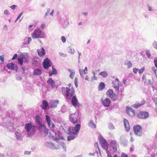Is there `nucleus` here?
Here are the masks:
<instances>
[{
    "label": "nucleus",
    "instance_id": "f257e3e1",
    "mask_svg": "<svg viewBox=\"0 0 157 157\" xmlns=\"http://www.w3.org/2000/svg\"><path fill=\"white\" fill-rule=\"evenodd\" d=\"M62 92L63 93L67 101L68 102L71 99L72 105L75 106L79 107L81 106L78 102L75 95H74L75 91L73 87L71 89L68 87H62Z\"/></svg>",
    "mask_w": 157,
    "mask_h": 157
},
{
    "label": "nucleus",
    "instance_id": "f03ea898",
    "mask_svg": "<svg viewBox=\"0 0 157 157\" xmlns=\"http://www.w3.org/2000/svg\"><path fill=\"white\" fill-rule=\"evenodd\" d=\"M25 128L27 132L28 137L33 136L36 132V126L31 122L26 123Z\"/></svg>",
    "mask_w": 157,
    "mask_h": 157
},
{
    "label": "nucleus",
    "instance_id": "7ed1b4c3",
    "mask_svg": "<svg viewBox=\"0 0 157 157\" xmlns=\"http://www.w3.org/2000/svg\"><path fill=\"white\" fill-rule=\"evenodd\" d=\"M133 130L136 135L138 136H141L142 135V128L139 125H136L134 126Z\"/></svg>",
    "mask_w": 157,
    "mask_h": 157
},
{
    "label": "nucleus",
    "instance_id": "20e7f679",
    "mask_svg": "<svg viewBox=\"0 0 157 157\" xmlns=\"http://www.w3.org/2000/svg\"><path fill=\"white\" fill-rule=\"evenodd\" d=\"M33 38H42L43 36L42 31L39 29L35 30L31 35Z\"/></svg>",
    "mask_w": 157,
    "mask_h": 157
},
{
    "label": "nucleus",
    "instance_id": "39448f33",
    "mask_svg": "<svg viewBox=\"0 0 157 157\" xmlns=\"http://www.w3.org/2000/svg\"><path fill=\"white\" fill-rule=\"evenodd\" d=\"M78 114L75 113L74 114H71L69 116L70 121L74 124H75L78 122Z\"/></svg>",
    "mask_w": 157,
    "mask_h": 157
},
{
    "label": "nucleus",
    "instance_id": "423d86ee",
    "mask_svg": "<svg viewBox=\"0 0 157 157\" xmlns=\"http://www.w3.org/2000/svg\"><path fill=\"white\" fill-rule=\"evenodd\" d=\"M52 64L51 60L48 58H45L43 62V65L45 69H47L50 67L52 66Z\"/></svg>",
    "mask_w": 157,
    "mask_h": 157
},
{
    "label": "nucleus",
    "instance_id": "0eeeda50",
    "mask_svg": "<svg viewBox=\"0 0 157 157\" xmlns=\"http://www.w3.org/2000/svg\"><path fill=\"white\" fill-rule=\"evenodd\" d=\"M138 117L141 119H146L149 117V113L145 111H140L138 114Z\"/></svg>",
    "mask_w": 157,
    "mask_h": 157
},
{
    "label": "nucleus",
    "instance_id": "6e6552de",
    "mask_svg": "<svg viewBox=\"0 0 157 157\" xmlns=\"http://www.w3.org/2000/svg\"><path fill=\"white\" fill-rule=\"evenodd\" d=\"M3 125L6 128L8 129L10 131L13 130L14 124L11 121H8V122L6 123H4L3 124Z\"/></svg>",
    "mask_w": 157,
    "mask_h": 157
},
{
    "label": "nucleus",
    "instance_id": "1a4fd4ad",
    "mask_svg": "<svg viewBox=\"0 0 157 157\" xmlns=\"http://www.w3.org/2000/svg\"><path fill=\"white\" fill-rule=\"evenodd\" d=\"M101 101L102 105L105 107H108L110 106L111 103V100L108 98H106L103 100V98H101Z\"/></svg>",
    "mask_w": 157,
    "mask_h": 157
},
{
    "label": "nucleus",
    "instance_id": "9d476101",
    "mask_svg": "<svg viewBox=\"0 0 157 157\" xmlns=\"http://www.w3.org/2000/svg\"><path fill=\"white\" fill-rule=\"evenodd\" d=\"M59 103L58 100H52L50 101L49 108L52 109L56 108Z\"/></svg>",
    "mask_w": 157,
    "mask_h": 157
},
{
    "label": "nucleus",
    "instance_id": "9b49d317",
    "mask_svg": "<svg viewBox=\"0 0 157 157\" xmlns=\"http://www.w3.org/2000/svg\"><path fill=\"white\" fill-rule=\"evenodd\" d=\"M45 146L48 148H50L51 149H58V147H57L55 146L52 142H46L44 144Z\"/></svg>",
    "mask_w": 157,
    "mask_h": 157
},
{
    "label": "nucleus",
    "instance_id": "f8f14e48",
    "mask_svg": "<svg viewBox=\"0 0 157 157\" xmlns=\"http://www.w3.org/2000/svg\"><path fill=\"white\" fill-rule=\"evenodd\" d=\"M17 59L18 63L21 65H22L23 62H27L26 57L22 55H20Z\"/></svg>",
    "mask_w": 157,
    "mask_h": 157
},
{
    "label": "nucleus",
    "instance_id": "ddd939ff",
    "mask_svg": "<svg viewBox=\"0 0 157 157\" xmlns=\"http://www.w3.org/2000/svg\"><path fill=\"white\" fill-rule=\"evenodd\" d=\"M126 111L127 114L130 116L133 117L135 115L134 110L130 107H126Z\"/></svg>",
    "mask_w": 157,
    "mask_h": 157
},
{
    "label": "nucleus",
    "instance_id": "4468645a",
    "mask_svg": "<svg viewBox=\"0 0 157 157\" xmlns=\"http://www.w3.org/2000/svg\"><path fill=\"white\" fill-rule=\"evenodd\" d=\"M38 55L40 57H42L45 54V50L42 47H41L37 50Z\"/></svg>",
    "mask_w": 157,
    "mask_h": 157
},
{
    "label": "nucleus",
    "instance_id": "2eb2a0df",
    "mask_svg": "<svg viewBox=\"0 0 157 157\" xmlns=\"http://www.w3.org/2000/svg\"><path fill=\"white\" fill-rule=\"evenodd\" d=\"M124 123L125 128L127 132H128L130 129L129 124L128 121L124 118Z\"/></svg>",
    "mask_w": 157,
    "mask_h": 157
},
{
    "label": "nucleus",
    "instance_id": "dca6fc26",
    "mask_svg": "<svg viewBox=\"0 0 157 157\" xmlns=\"http://www.w3.org/2000/svg\"><path fill=\"white\" fill-rule=\"evenodd\" d=\"M81 128V124H77L75 125L74 128V129L75 132L73 133L74 135H78Z\"/></svg>",
    "mask_w": 157,
    "mask_h": 157
},
{
    "label": "nucleus",
    "instance_id": "f3484780",
    "mask_svg": "<svg viewBox=\"0 0 157 157\" xmlns=\"http://www.w3.org/2000/svg\"><path fill=\"white\" fill-rule=\"evenodd\" d=\"M47 83L50 85L53 88L55 87V82L52 78H49L48 80Z\"/></svg>",
    "mask_w": 157,
    "mask_h": 157
},
{
    "label": "nucleus",
    "instance_id": "a211bd4d",
    "mask_svg": "<svg viewBox=\"0 0 157 157\" xmlns=\"http://www.w3.org/2000/svg\"><path fill=\"white\" fill-rule=\"evenodd\" d=\"M49 105H48V102L45 100H43L42 101V108L44 110H46L47 107L49 108Z\"/></svg>",
    "mask_w": 157,
    "mask_h": 157
},
{
    "label": "nucleus",
    "instance_id": "6ab92c4d",
    "mask_svg": "<svg viewBox=\"0 0 157 157\" xmlns=\"http://www.w3.org/2000/svg\"><path fill=\"white\" fill-rule=\"evenodd\" d=\"M110 145L112 147L113 150L114 152L117 150V144L116 141L113 140H112L110 142Z\"/></svg>",
    "mask_w": 157,
    "mask_h": 157
},
{
    "label": "nucleus",
    "instance_id": "aec40b11",
    "mask_svg": "<svg viewBox=\"0 0 157 157\" xmlns=\"http://www.w3.org/2000/svg\"><path fill=\"white\" fill-rule=\"evenodd\" d=\"M145 103V101H141V103H137L136 104H134L132 105V106L135 108H138L140 107H141L142 105H143Z\"/></svg>",
    "mask_w": 157,
    "mask_h": 157
},
{
    "label": "nucleus",
    "instance_id": "412c9836",
    "mask_svg": "<svg viewBox=\"0 0 157 157\" xmlns=\"http://www.w3.org/2000/svg\"><path fill=\"white\" fill-rule=\"evenodd\" d=\"M6 66L8 69H17V65L12 63H10L7 64Z\"/></svg>",
    "mask_w": 157,
    "mask_h": 157
},
{
    "label": "nucleus",
    "instance_id": "4be33fe9",
    "mask_svg": "<svg viewBox=\"0 0 157 157\" xmlns=\"http://www.w3.org/2000/svg\"><path fill=\"white\" fill-rule=\"evenodd\" d=\"M46 120L47 122L48 125L49 127H51V124L52 123V121L51 120L50 117L49 116L46 115L45 116Z\"/></svg>",
    "mask_w": 157,
    "mask_h": 157
},
{
    "label": "nucleus",
    "instance_id": "5701e85b",
    "mask_svg": "<svg viewBox=\"0 0 157 157\" xmlns=\"http://www.w3.org/2000/svg\"><path fill=\"white\" fill-rule=\"evenodd\" d=\"M120 141L121 144L124 146H126L127 145L128 143V141L126 139H123L122 137H121Z\"/></svg>",
    "mask_w": 157,
    "mask_h": 157
},
{
    "label": "nucleus",
    "instance_id": "b1692460",
    "mask_svg": "<svg viewBox=\"0 0 157 157\" xmlns=\"http://www.w3.org/2000/svg\"><path fill=\"white\" fill-rule=\"evenodd\" d=\"M105 87V85L104 82H100L99 85L98 86V90H102L104 89Z\"/></svg>",
    "mask_w": 157,
    "mask_h": 157
},
{
    "label": "nucleus",
    "instance_id": "393cba45",
    "mask_svg": "<svg viewBox=\"0 0 157 157\" xmlns=\"http://www.w3.org/2000/svg\"><path fill=\"white\" fill-rule=\"evenodd\" d=\"M35 121L37 124H39V123H41V117L39 115H36L35 117Z\"/></svg>",
    "mask_w": 157,
    "mask_h": 157
},
{
    "label": "nucleus",
    "instance_id": "a878e982",
    "mask_svg": "<svg viewBox=\"0 0 157 157\" xmlns=\"http://www.w3.org/2000/svg\"><path fill=\"white\" fill-rule=\"evenodd\" d=\"M41 69H34L33 75H39L41 74Z\"/></svg>",
    "mask_w": 157,
    "mask_h": 157
},
{
    "label": "nucleus",
    "instance_id": "bb28decb",
    "mask_svg": "<svg viewBox=\"0 0 157 157\" xmlns=\"http://www.w3.org/2000/svg\"><path fill=\"white\" fill-rule=\"evenodd\" d=\"M106 94L110 97L112 95L114 94L115 93H113V90L109 89L107 91Z\"/></svg>",
    "mask_w": 157,
    "mask_h": 157
},
{
    "label": "nucleus",
    "instance_id": "cd10ccee",
    "mask_svg": "<svg viewBox=\"0 0 157 157\" xmlns=\"http://www.w3.org/2000/svg\"><path fill=\"white\" fill-rule=\"evenodd\" d=\"M70 135L67 137V140L68 141L74 140L76 137L75 136V135H74L73 134H71Z\"/></svg>",
    "mask_w": 157,
    "mask_h": 157
},
{
    "label": "nucleus",
    "instance_id": "c85d7f7f",
    "mask_svg": "<svg viewBox=\"0 0 157 157\" xmlns=\"http://www.w3.org/2000/svg\"><path fill=\"white\" fill-rule=\"evenodd\" d=\"M37 124L39 125L38 127V129L40 131H41L45 126L44 124H41V123Z\"/></svg>",
    "mask_w": 157,
    "mask_h": 157
},
{
    "label": "nucleus",
    "instance_id": "c756f323",
    "mask_svg": "<svg viewBox=\"0 0 157 157\" xmlns=\"http://www.w3.org/2000/svg\"><path fill=\"white\" fill-rule=\"evenodd\" d=\"M57 71L56 69H53L51 71H50L49 72V76H51L53 75H56L57 74Z\"/></svg>",
    "mask_w": 157,
    "mask_h": 157
},
{
    "label": "nucleus",
    "instance_id": "7c9ffc66",
    "mask_svg": "<svg viewBox=\"0 0 157 157\" xmlns=\"http://www.w3.org/2000/svg\"><path fill=\"white\" fill-rule=\"evenodd\" d=\"M68 71L71 72L70 75V77L73 79L75 74V71L73 69H68Z\"/></svg>",
    "mask_w": 157,
    "mask_h": 157
},
{
    "label": "nucleus",
    "instance_id": "2f4dec72",
    "mask_svg": "<svg viewBox=\"0 0 157 157\" xmlns=\"http://www.w3.org/2000/svg\"><path fill=\"white\" fill-rule=\"evenodd\" d=\"M89 126H90L92 128H96V126L94 122L93 121L91 120L90 121L89 123H88Z\"/></svg>",
    "mask_w": 157,
    "mask_h": 157
},
{
    "label": "nucleus",
    "instance_id": "473e14b6",
    "mask_svg": "<svg viewBox=\"0 0 157 157\" xmlns=\"http://www.w3.org/2000/svg\"><path fill=\"white\" fill-rule=\"evenodd\" d=\"M102 147L105 150H107L108 149V146L107 141L101 143Z\"/></svg>",
    "mask_w": 157,
    "mask_h": 157
},
{
    "label": "nucleus",
    "instance_id": "72a5a7b5",
    "mask_svg": "<svg viewBox=\"0 0 157 157\" xmlns=\"http://www.w3.org/2000/svg\"><path fill=\"white\" fill-rule=\"evenodd\" d=\"M110 98H111L112 100L113 101H116L118 99L117 95L115 94L111 96Z\"/></svg>",
    "mask_w": 157,
    "mask_h": 157
},
{
    "label": "nucleus",
    "instance_id": "f704fd0d",
    "mask_svg": "<svg viewBox=\"0 0 157 157\" xmlns=\"http://www.w3.org/2000/svg\"><path fill=\"white\" fill-rule=\"evenodd\" d=\"M108 128L109 130H113L115 128L114 125L111 122L109 123L108 124Z\"/></svg>",
    "mask_w": 157,
    "mask_h": 157
},
{
    "label": "nucleus",
    "instance_id": "c9c22d12",
    "mask_svg": "<svg viewBox=\"0 0 157 157\" xmlns=\"http://www.w3.org/2000/svg\"><path fill=\"white\" fill-rule=\"evenodd\" d=\"M98 138L100 142L101 143H103V142H106V141L101 136H99Z\"/></svg>",
    "mask_w": 157,
    "mask_h": 157
},
{
    "label": "nucleus",
    "instance_id": "e433bc0d",
    "mask_svg": "<svg viewBox=\"0 0 157 157\" xmlns=\"http://www.w3.org/2000/svg\"><path fill=\"white\" fill-rule=\"evenodd\" d=\"M2 73H5V74L8 76L9 74H10L11 71H8L7 69H3Z\"/></svg>",
    "mask_w": 157,
    "mask_h": 157
},
{
    "label": "nucleus",
    "instance_id": "4c0bfd02",
    "mask_svg": "<svg viewBox=\"0 0 157 157\" xmlns=\"http://www.w3.org/2000/svg\"><path fill=\"white\" fill-rule=\"evenodd\" d=\"M99 75L104 78L107 76L108 74L106 71H104L100 72Z\"/></svg>",
    "mask_w": 157,
    "mask_h": 157
},
{
    "label": "nucleus",
    "instance_id": "58836bf2",
    "mask_svg": "<svg viewBox=\"0 0 157 157\" xmlns=\"http://www.w3.org/2000/svg\"><path fill=\"white\" fill-rule=\"evenodd\" d=\"M65 150V151H66V147L65 146V144L63 142H60L59 144Z\"/></svg>",
    "mask_w": 157,
    "mask_h": 157
},
{
    "label": "nucleus",
    "instance_id": "ea45409f",
    "mask_svg": "<svg viewBox=\"0 0 157 157\" xmlns=\"http://www.w3.org/2000/svg\"><path fill=\"white\" fill-rule=\"evenodd\" d=\"M114 81H112V84L113 85H114L115 84V85H118L119 84L118 81H119V79L118 78H116L115 80Z\"/></svg>",
    "mask_w": 157,
    "mask_h": 157
},
{
    "label": "nucleus",
    "instance_id": "a19ab883",
    "mask_svg": "<svg viewBox=\"0 0 157 157\" xmlns=\"http://www.w3.org/2000/svg\"><path fill=\"white\" fill-rule=\"evenodd\" d=\"M53 133H55V136L56 137H59L61 135V133L59 131H58L57 132H55L54 131H52Z\"/></svg>",
    "mask_w": 157,
    "mask_h": 157
},
{
    "label": "nucleus",
    "instance_id": "79ce46f5",
    "mask_svg": "<svg viewBox=\"0 0 157 157\" xmlns=\"http://www.w3.org/2000/svg\"><path fill=\"white\" fill-rule=\"evenodd\" d=\"M61 111L63 113H64L66 112V109L65 106L63 105L62 106Z\"/></svg>",
    "mask_w": 157,
    "mask_h": 157
},
{
    "label": "nucleus",
    "instance_id": "37998d69",
    "mask_svg": "<svg viewBox=\"0 0 157 157\" xmlns=\"http://www.w3.org/2000/svg\"><path fill=\"white\" fill-rule=\"evenodd\" d=\"M19 72H21V73H20V75L21 76H24L25 75V69H18Z\"/></svg>",
    "mask_w": 157,
    "mask_h": 157
},
{
    "label": "nucleus",
    "instance_id": "c03bdc74",
    "mask_svg": "<svg viewBox=\"0 0 157 157\" xmlns=\"http://www.w3.org/2000/svg\"><path fill=\"white\" fill-rule=\"evenodd\" d=\"M73 133H74V132H72L71 130V129L70 127H69L68 128V130L67 131V133L68 134H73Z\"/></svg>",
    "mask_w": 157,
    "mask_h": 157
},
{
    "label": "nucleus",
    "instance_id": "a18cd8bd",
    "mask_svg": "<svg viewBox=\"0 0 157 157\" xmlns=\"http://www.w3.org/2000/svg\"><path fill=\"white\" fill-rule=\"evenodd\" d=\"M83 69H79V72L81 75V77L82 78H84V76L83 75V74H84L83 72Z\"/></svg>",
    "mask_w": 157,
    "mask_h": 157
},
{
    "label": "nucleus",
    "instance_id": "49530a36",
    "mask_svg": "<svg viewBox=\"0 0 157 157\" xmlns=\"http://www.w3.org/2000/svg\"><path fill=\"white\" fill-rule=\"evenodd\" d=\"M43 129L44 133L47 134H48V130L46 126L44 127Z\"/></svg>",
    "mask_w": 157,
    "mask_h": 157
},
{
    "label": "nucleus",
    "instance_id": "de8ad7c7",
    "mask_svg": "<svg viewBox=\"0 0 157 157\" xmlns=\"http://www.w3.org/2000/svg\"><path fill=\"white\" fill-rule=\"evenodd\" d=\"M144 83L147 85H148L151 84V82L149 79H147L146 81H144Z\"/></svg>",
    "mask_w": 157,
    "mask_h": 157
},
{
    "label": "nucleus",
    "instance_id": "09e8293b",
    "mask_svg": "<svg viewBox=\"0 0 157 157\" xmlns=\"http://www.w3.org/2000/svg\"><path fill=\"white\" fill-rule=\"evenodd\" d=\"M16 138L18 140L20 139H21V135L19 134L18 132H16L15 133Z\"/></svg>",
    "mask_w": 157,
    "mask_h": 157
},
{
    "label": "nucleus",
    "instance_id": "8fccbe9b",
    "mask_svg": "<svg viewBox=\"0 0 157 157\" xmlns=\"http://www.w3.org/2000/svg\"><path fill=\"white\" fill-rule=\"evenodd\" d=\"M113 86H114V87L116 90H118L119 92H121L119 90V85H115V84L114 85H113Z\"/></svg>",
    "mask_w": 157,
    "mask_h": 157
},
{
    "label": "nucleus",
    "instance_id": "3c124183",
    "mask_svg": "<svg viewBox=\"0 0 157 157\" xmlns=\"http://www.w3.org/2000/svg\"><path fill=\"white\" fill-rule=\"evenodd\" d=\"M74 82H75V86L76 87H78V79L77 78H75V81H74Z\"/></svg>",
    "mask_w": 157,
    "mask_h": 157
},
{
    "label": "nucleus",
    "instance_id": "603ef678",
    "mask_svg": "<svg viewBox=\"0 0 157 157\" xmlns=\"http://www.w3.org/2000/svg\"><path fill=\"white\" fill-rule=\"evenodd\" d=\"M4 55H3L2 56H0V60L1 61L2 63H3L4 61Z\"/></svg>",
    "mask_w": 157,
    "mask_h": 157
},
{
    "label": "nucleus",
    "instance_id": "864d4df0",
    "mask_svg": "<svg viewBox=\"0 0 157 157\" xmlns=\"http://www.w3.org/2000/svg\"><path fill=\"white\" fill-rule=\"evenodd\" d=\"M54 136H52V137H53V138H54V139H53V140H54V141H55L57 143H58V141H59V139L58 138H57V137H56V138H54Z\"/></svg>",
    "mask_w": 157,
    "mask_h": 157
},
{
    "label": "nucleus",
    "instance_id": "5fc2aeb1",
    "mask_svg": "<svg viewBox=\"0 0 157 157\" xmlns=\"http://www.w3.org/2000/svg\"><path fill=\"white\" fill-rule=\"evenodd\" d=\"M127 65L128 66V68L131 67L132 65V63L130 62H128Z\"/></svg>",
    "mask_w": 157,
    "mask_h": 157
},
{
    "label": "nucleus",
    "instance_id": "6e6d98bb",
    "mask_svg": "<svg viewBox=\"0 0 157 157\" xmlns=\"http://www.w3.org/2000/svg\"><path fill=\"white\" fill-rule=\"evenodd\" d=\"M61 40L63 43H65L66 41V39L64 36H62L61 37Z\"/></svg>",
    "mask_w": 157,
    "mask_h": 157
},
{
    "label": "nucleus",
    "instance_id": "4d7b16f0",
    "mask_svg": "<svg viewBox=\"0 0 157 157\" xmlns=\"http://www.w3.org/2000/svg\"><path fill=\"white\" fill-rule=\"evenodd\" d=\"M11 70H15L16 72H17L18 75H20V73H21V72H19V70L18 69H11Z\"/></svg>",
    "mask_w": 157,
    "mask_h": 157
},
{
    "label": "nucleus",
    "instance_id": "13d9d810",
    "mask_svg": "<svg viewBox=\"0 0 157 157\" xmlns=\"http://www.w3.org/2000/svg\"><path fill=\"white\" fill-rule=\"evenodd\" d=\"M17 54H15L12 58V60H14L17 58Z\"/></svg>",
    "mask_w": 157,
    "mask_h": 157
},
{
    "label": "nucleus",
    "instance_id": "bf43d9fd",
    "mask_svg": "<svg viewBox=\"0 0 157 157\" xmlns=\"http://www.w3.org/2000/svg\"><path fill=\"white\" fill-rule=\"evenodd\" d=\"M22 78L20 76H17L16 78V79L17 80H21Z\"/></svg>",
    "mask_w": 157,
    "mask_h": 157
},
{
    "label": "nucleus",
    "instance_id": "052dcab7",
    "mask_svg": "<svg viewBox=\"0 0 157 157\" xmlns=\"http://www.w3.org/2000/svg\"><path fill=\"white\" fill-rule=\"evenodd\" d=\"M153 100L154 101V102L155 103V104H157V98H153Z\"/></svg>",
    "mask_w": 157,
    "mask_h": 157
},
{
    "label": "nucleus",
    "instance_id": "680f3d73",
    "mask_svg": "<svg viewBox=\"0 0 157 157\" xmlns=\"http://www.w3.org/2000/svg\"><path fill=\"white\" fill-rule=\"evenodd\" d=\"M138 72L140 74H141L144 71V69H139Z\"/></svg>",
    "mask_w": 157,
    "mask_h": 157
},
{
    "label": "nucleus",
    "instance_id": "e2e57ef3",
    "mask_svg": "<svg viewBox=\"0 0 157 157\" xmlns=\"http://www.w3.org/2000/svg\"><path fill=\"white\" fill-rule=\"evenodd\" d=\"M46 27V25L45 24H42L41 27L42 29H44Z\"/></svg>",
    "mask_w": 157,
    "mask_h": 157
},
{
    "label": "nucleus",
    "instance_id": "0e129e2a",
    "mask_svg": "<svg viewBox=\"0 0 157 157\" xmlns=\"http://www.w3.org/2000/svg\"><path fill=\"white\" fill-rule=\"evenodd\" d=\"M142 80L143 81H146L147 80L146 77L144 75L142 77Z\"/></svg>",
    "mask_w": 157,
    "mask_h": 157
},
{
    "label": "nucleus",
    "instance_id": "69168bd1",
    "mask_svg": "<svg viewBox=\"0 0 157 157\" xmlns=\"http://www.w3.org/2000/svg\"><path fill=\"white\" fill-rule=\"evenodd\" d=\"M121 157H128V156L127 155L124 153H122L121 155Z\"/></svg>",
    "mask_w": 157,
    "mask_h": 157
},
{
    "label": "nucleus",
    "instance_id": "338daca9",
    "mask_svg": "<svg viewBox=\"0 0 157 157\" xmlns=\"http://www.w3.org/2000/svg\"><path fill=\"white\" fill-rule=\"evenodd\" d=\"M31 153V151H25L24 152V154L25 155H29Z\"/></svg>",
    "mask_w": 157,
    "mask_h": 157
},
{
    "label": "nucleus",
    "instance_id": "774afa93",
    "mask_svg": "<svg viewBox=\"0 0 157 157\" xmlns=\"http://www.w3.org/2000/svg\"><path fill=\"white\" fill-rule=\"evenodd\" d=\"M154 63L155 67L157 68V59L154 60Z\"/></svg>",
    "mask_w": 157,
    "mask_h": 157
}]
</instances>
